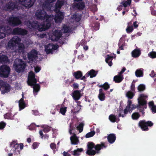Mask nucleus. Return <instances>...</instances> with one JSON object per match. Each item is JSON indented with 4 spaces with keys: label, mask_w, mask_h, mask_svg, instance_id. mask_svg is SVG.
Wrapping results in <instances>:
<instances>
[{
    "label": "nucleus",
    "mask_w": 156,
    "mask_h": 156,
    "mask_svg": "<svg viewBox=\"0 0 156 156\" xmlns=\"http://www.w3.org/2000/svg\"><path fill=\"white\" fill-rule=\"evenodd\" d=\"M11 113H7L4 115V117L5 119H8L13 120V116Z\"/></svg>",
    "instance_id": "4c0bfd02"
},
{
    "label": "nucleus",
    "mask_w": 156,
    "mask_h": 156,
    "mask_svg": "<svg viewBox=\"0 0 156 156\" xmlns=\"http://www.w3.org/2000/svg\"><path fill=\"white\" fill-rule=\"evenodd\" d=\"M73 76L76 80L80 79L83 76V73L80 71L74 72L73 74Z\"/></svg>",
    "instance_id": "5701e85b"
},
{
    "label": "nucleus",
    "mask_w": 156,
    "mask_h": 156,
    "mask_svg": "<svg viewBox=\"0 0 156 156\" xmlns=\"http://www.w3.org/2000/svg\"><path fill=\"white\" fill-rule=\"evenodd\" d=\"M8 21V23L12 26H17L21 23V21L17 17H9Z\"/></svg>",
    "instance_id": "f8f14e48"
},
{
    "label": "nucleus",
    "mask_w": 156,
    "mask_h": 156,
    "mask_svg": "<svg viewBox=\"0 0 156 156\" xmlns=\"http://www.w3.org/2000/svg\"><path fill=\"white\" fill-rule=\"evenodd\" d=\"M135 95V94L131 91H129L127 92L126 94V96L129 99H132Z\"/></svg>",
    "instance_id": "f704fd0d"
},
{
    "label": "nucleus",
    "mask_w": 156,
    "mask_h": 156,
    "mask_svg": "<svg viewBox=\"0 0 156 156\" xmlns=\"http://www.w3.org/2000/svg\"><path fill=\"white\" fill-rule=\"evenodd\" d=\"M123 78L120 75L115 76L114 77L113 80L116 83H119L121 82L123 80Z\"/></svg>",
    "instance_id": "c756f323"
},
{
    "label": "nucleus",
    "mask_w": 156,
    "mask_h": 156,
    "mask_svg": "<svg viewBox=\"0 0 156 156\" xmlns=\"http://www.w3.org/2000/svg\"><path fill=\"white\" fill-rule=\"evenodd\" d=\"M131 22H129L127 23L128 26L126 29V32L127 33H130L132 32L133 30V27L131 26Z\"/></svg>",
    "instance_id": "e433bc0d"
},
{
    "label": "nucleus",
    "mask_w": 156,
    "mask_h": 156,
    "mask_svg": "<svg viewBox=\"0 0 156 156\" xmlns=\"http://www.w3.org/2000/svg\"><path fill=\"white\" fill-rule=\"evenodd\" d=\"M34 78H35V74L33 72L31 71L29 72L28 76V79H33Z\"/></svg>",
    "instance_id": "864d4df0"
},
{
    "label": "nucleus",
    "mask_w": 156,
    "mask_h": 156,
    "mask_svg": "<svg viewBox=\"0 0 156 156\" xmlns=\"http://www.w3.org/2000/svg\"><path fill=\"white\" fill-rule=\"evenodd\" d=\"M81 92L80 90H75L73 92L72 96L74 100L77 101L80 98L81 96Z\"/></svg>",
    "instance_id": "4468645a"
},
{
    "label": "nucleus",
    "mask_w": 156,
    "mask_h": 156,
    "mask_svg": "<svg viewBox=\"0 0 156 156\" xmlns=\"http://www.w3.org/2000/svg\"><path fill=\"white\" fill-rule=\"evenodd\" d=\"M82 107V106L81 105H79L76 106L74 109V111L73 112L74 113L76 114L77 113H78L80 111L81 109V107Z\"/></svg>",
    "instance_id": "3c124183"
},
{
    "label": "nucleus",
    "mask_w": 156,
    "mask_h": 156,
    "mask_svg": "<svg viewBox=\"0 0 156 156\" xmlns=\"http://www.w3.org/2000/svg\"><path fill=\"white\" fill-rule=\"evenodd\" d=\"M151 110L154 113H156V105H154L151 108Z\"/></svg>",
    "instance_id": "774afa93"
},
{
    "label": "nucleus",
    "mask_w": 156,
    "mask_h": 156,
    "mask_svg": "<svg viewBox=\"0 0 156 156\" xmlns=\"http://www.w3.org/2000/svg\"><path fill=\"white\" fill-rule=\"evenodd\" d=\"M80 19V16L77 15H74L72 17L70 18L69 20L70 23H72V22L74 23L75 22H77L79 21Z\"/></svg>",
    "instance_id": "6ab92c4d"
},
{
    "label": "nucleus",
    "mask_w": 156,
    "mask_h": 156,
    "mask_svg": "<svg viewBox=\"0 0 156 156\" xmlns=\"http://www.w3.org/2000/svg\"><path fill=\"white\" fill-rule=\"evenodd\" d=\"M140 49H134L132 52V56L134 58L138 57L141 54Z\"/></svg>",
    "instance_id": "bb28decb"
},
{
    "label": "nucleus",
    "mask_w": 156,
    "mask_h": 156,
    "mask_svg": "<svg viewBox=\"0 0 156 156\" xmlns=\"http://www.w3.org/2000/svg\"><path fill=\"white\" fill-rule=\"evenodd\" d=\"M66 3V0H58L55 4V10L56 15L54 18V20L56 23L61 22L64 17V15L63 12H60L59 9L62 6Z\"/></svg>",
    "instance_id": "20e7f679"
},
{
    "label": "nucleus",
    "mask_w": 156,
    "mask_h": 156,
    "mask_svg": "<svg viewBox=\"0 0 156 156\" xmlns=\"http://www.w3.org/2000/svg\"><path fill=\"white\" fill-rule=\"evenodd\" d=\"M109 119L111 122H116L118 123L119 119V118H117L115 115L113 114H111L109 116Z\"/></svg>",
    "instance_id": "393cba45"
},
{
    "label": "nucleus",
    "mask_w": 156,
    "mask_h": 156,
    "mask_svg": "<svg viewBox=\"0 0 156 156\" xmlns=\"http://www.w3.org/2000/svg\"><path fill=\"white\" fill-rule=\"evenodd\" d=\"M148 105L149 107L151 108L152 107H153V106H154V101H152L148 103Z\"/></svg>",
    "instance_id": "338daca9"
},
{
    "label": "nucleus",
    "mask_w": 156,
    "mask_h": 156,
    "mask_svg": "<svg viewBox=\"0 0 156 156\" xmlns=\"http://www.w3.org/2000/svg\"><path fill=\"white\" fill-rule=\"evenodd\" d=\"M84 124L83 123H80L79 125L76 127L77 129L79 130L80 133H81L83 131Z\"/></svg>",
    "instance_id": "49530a36"
},
{
    "label": "nucleus",
    "mask_w": 156,
    "mask_h": 156,
    "mask_svg": "<svg viewBox=\"0 0 156 156\" xmlns=\"http://www.w3.org/2000/svg\"><path fill=\"white\" fill-rule=\"evenodd\" d=\"M33 93L34 95H36L37 93L40 89V86L39 84H36L33 86Z\"/></svg>",
    "instance_id": "a878e982"
},
{
    "label": "nucleus",
    "mask_w": 156,
    "mask_h": 156,
    "mask_svg": "<svg viewBox=\"0 0 156 156\" xmlns=\"http://www.w3.org/2000/svg\"><path fill=\"white\" fill-rule=\"evenodd\" d=\"M136 76L137 77H140L143 76V72L141 69L136 70L135 73Z\"/></svg>",
    "instance_id": "473e14b6"
},
{
    "label": "nucleus",
    "mask_w": 156,
    "mask_h": 156,
    "mask_svg": "<svg viewBox=\"0 0 156 156\" xmlns=\"http://www.w3.org/2000/svg\"><path fill=\"white\" fill-rule=\"evenodd\" d=\"M140 117V115L137 112L133 113L132 115V118L133 120H137Z\"/></svg>",
    "instance_id": "79ce46f5"
},
{
    "label": "nucleus",
    "mask_w": 156,
    "mask_h": 156,
    "mask_svg": "<svg viewBox=\"0 0 156 156\" xmlns=\"http://www.w3.org/2000/svg\"><path fill=\"white\" fill-rule=\"evenodd\" d=\"M35 124L34 123H32L29 126V129L30 130H33L35 128Z\"/></svg>",
    "instance_id": "bf43d9fd"
},
{
    "label": "nucleus",
    "mask_w": 156,
    "mask_h": 156,
    "mask_svg": "<svg viewBox=\"0 0 156 156\" xmlns=\"http://www.w3.org/2000/svg\"><path fill=\"white\" fill-rule=\"evenodd\" d=\"M76 126H74L73 125L72 123H71L69 126V132L70 135L72 134H73V133H72V131L73 130H75V129H76Z\"/></svg>",
    "instance_id": "c03bdc74"
},
{
    "label": "nucleus",
    "mask_w": 156,
    "mask_h": 156,
    "mask_svg": "<svg viewBox=\"0 0 156 156\" xmlns=\"http://www.w3.org/2000/svg\"><path fill=\"white\" fill-rule=\"evenodd\" d=\"M75 27V26L73 27V25H70L69 27H68L67 25H64L63 27L62 30L64 33L69 32L73 29Z\"/></svg>",
    "instance_id": "4be33fe9"
},
{
    "label": "nucleus",
    "mask_w": 156,
    "mask_h": 156,
    "mask_svg": "<svg viewBox=\"0 0 156 156\" xmlns=\"http://www.w3.org/2000/svg\"><path fill=\"white\" fill-rule=\"evenodd\" d=\"M50 38L53 41H57L61 37L62 34L60 30H55L49 34Z\"/></svg>",
    "instance_id": "1a4fd4ad"
},
{
    "label": "nucleus",
    "mask_w": 156,
    "mask_h": 156,
    "mask_svg": "<svg viewBox=\"0 0 156 156\" xmlns=\"http://www.w3.org/2000/svg\"><path fill=\"white\" fill-rule=\"evenodd\" d=\"M56 144L54 143H51L50 145V148L53 150L55 151V150L56 149Z\"/></svg>",
    "instance_id": "13d9d810"
},
{
    "label": "nucleus",
    "mask_w": 156,
    "mask_h": 156,
    "mask_svg": "<svg viewBox=\"0 0 156 156\" xmlns=\"http://www.w3.org/2000/svg\"><path fill=\"white\" fill-rule=\"evenodd\" d=\"M20 39L18 37L14 36L9 41L8 44V48H11L17 45L19 49H23V44L22 43H20Z\"/></svg>",
    "instance_id": "423d86ee"
},
{
    "label": "nucleus",
    "mask_w": 156,
    "mask_h": 156,
    "mask_svg": "<svg viewBox=\"0 0 156 156\" xmlns=\"http://www.w3.org/2000/svg\"><path fill=\"white\" fill-rule=\"evenodd\" d=\"M79 84L77 83H74L72 86V87L74 89H77L79 88Z\"/></svg>",
    "instance_id": "e2e57ef3"
},
{
    "label": "nucleus",
    "mask_w": 156,
    "mask_h": 156,
    "mask_svg": "<svg viewBox=\"0 0 156 156\" xmlns=\"http://www.w3.org/2000/svg\"><path fill=\"white\" fill-rule=\"evenodd\" d=\"M3 27H0V38H2L5 36L6 34L9 33L7 31L9 29H5Z\"/></svg>",
    "instance_id": "b1692460"
},
{
    "label": "nucleus",
    "mask_w": 156,
    "mask_h": 156,
    "mask_svg": "<svg viewBox=\"0 0 156 156\" xmlns=\"http://www.w3.org/2000/svg\"><path fill=\"white\" fill-rule=\"evenodd\" d=\"M35 0H19L17 3V6L14 5L13 3L9 2L6 5L4 8V9L6 10L11 11L16 9H20L22 8V6L26 8H30L33 5Z\"/></svg>",
    "instance_id": "f03ea898"
},
{
    "label": "nucleus",
    "mask_w": 156,
    "mask_h": 156,
    "mask_svg": "<svg viewBox=\"0 0 156 156\" xmlns=\"http://www.w3.org/2000/svg\"><path fill=\"white\" fill-rule=\"evenodd\" d=\"M148 56L152 58H156V52L153 51L150 52L148 54Z\"/></svg>",
    "instance_id": "a18cd8bd"
},
{
    "label": "nucleus",
    "mask_w": 156,
    "mask_h": 156,
    "mask_svg": "<svg viewBox=\"0 0 156 156\" xmlns=\"http://www.w3.org/2000/svg\"><path fill=\"white\" fill-rule=\"evenodd\" d=\"M107 146L104 142H101L100 144L96 145L92 142H89L87 144V150L86 153L89 156H94L96 153H99V151L103 148H105Z\"/></svg>",
    "instance_id": "7ed1b4c3"
},
{
    "label": "nucleus",
    "mask_w": 156,
    "mask_h": 156,
    "mask_svg": "<svg viewBox=\"0 0 156 156\" xmlns=\"http://www.w3.org/2000/svg\"><path fill=\"white\" fill-rule=\"evenodd\" d=\"M73 134L70 137L71 144L73 145H77L79 142V140L74 133H73Z\"/></svg>",
    "instance_id": "a211bd4d"
},
{
    "label": "nucleus",
    "mask_w": 156,
    "mask_h": 156,
    "mask_svg": "<svg viewBox=\"0 0 156 156\" xmlns=\"http://www.w3.org/2000/svg\"><path fill=\"white\" fill-rule=\"evenodd\" d=\"M124 7L121 3H120V5H118V8H117V9L119 11L121 10Z\"/></svg>",
    "instance_id": "0e129e2a"
},
{
    "label": "nucleus",
    "mask_w": 156,
    "mask_h": 156,
    "mask_svg": "<svg viewBox=\"0 0 156 156\" xmlns=\"http://www.w3.org/2000/svg\"><path fill=\"white\" fill-rule=\"evenodd\" d=\"M6 83H7L6 82H4L2 80H0V86L2 88Z\"/></svg>",
    "instance_id": "680f3d73"
},
{
    "label": "nucleus",
    "mask_w": 156,
    "mask_h": 156,
    "mask_svg": "<svg viewBox=\"0 0 156 156\" xmlns=\"http://www.w3.org/2000/svg\"><path fill=\"white\" fill-rule=\"evenodd\" d=\"M4 88L3 90L1 91V92L3 94H4L5 93H8L11 90V86L7 83H5V84L2 87Z\"/></svg>",
    "instance_id": "aec40b11"
},
{
    "label": "nucleus",
    "mask_w": 156,
    "mask_h": 156,
    "mask_svg": "<svg viewBox=\"0 0 156 156\" xmlns=\"http://www.w3.org/2000/svg\"><path fill=\"white\" fill-rule=\"evenodd\" d=\"M39 144L40 143H39L37 142H34L32 145L33 148L34 149L37 148L39 146Z\"/></svg>",
    "instance_id": "5fc2aeb1"
},
{
    "label": "nucleus",
    "mask_w": 156,
    "mask_h": 156,
    "mask_svg": "<svg viewBox=\"0 0 156 156\" xmlns=\"http://www.w3.org/2000/svg\"><path fill=\"white\" fill-rule=\"evenodd\" d=\"M99 87H101L105 90H107L109 88L110 86L108 83L106 82L103 85H99Z\"/></svg>",
    "instance_id": "58836bf2"
},
{
    "label": "nucleus",
    "mask_w": 156,
    "mask_h": 156,
    "mask_svg": "<svg viewBox=\"0 0 156 156\" xmlns=\"http://www.w3.org/2000/svg\"><path fill=\"white\" fill-rule=\"evenodd\" d=\"M66 107H62L60 108L59 112L62 115H64L66 111Z\"/></svg>",
    "instance_id": "8fccbe9b"
},
{
    "label": "nucleus",
    "mask_w": 156,
    "mask_h": 156,
    "mask_svg": "<svg viewBox=\"0 0 156 156\" xmlns=\"http://www.w3.org/2000/svg\"><path fill=\"white\" fill-rule=\"evenodd\" d=\"M136 108L139 110V112H141L142 114L143 115L145 113V112L144 111V109L147 108V105H146V107H145L144 105L140 106V105H137ZM135 108H136V107Z\"/></svg>",
    "instance_id": "cd10ccee"
},
{
    "label": "nucleus",
    "mask_w": 156,
    "mask_h": 156,
    "mask_svg": "<svg viewBox=\"0 0 156 156\" xmlns=\"http://www.w3.org/2000/svg\"><path fill=\"white\" fill-rule=\"evenodd\" d=\"M131 3V0H124L121 3L122 4L124 7H126L129 5Z\"/></svg>",
    "instance_id": "a19ab883"
},
{
    "label": "nucleus",
    "mask_w": 156,
    "mask_h": 156,
    "mask_svg": "<svg viewBox=\"0 0 156 156\" xmlns=\"http://www.w3.org/2000/svg\"><path fill=\"white\" fill-rule=\"evenodd\" d=\"M83 149L82 148H77L76 150H74L72 153V154L74 156H79L80 155L79 153L80 152L83 151Z\"/></svg>",
    "instance_id": "2f4dec72"
},
{
    "label": "nucleus",
    "mask_w": 156,
    "mask_h": 156,
    "mask_svg": "<svg viewBox=\"0 0 156 156\" xmlns=\"http://www.w3.org/2000/svg\"><path fill=\"white\" fill-rule=\"evenodd\" d=\"M85 6L84 3L82 2L78 3L76 5V7L79 9H83Z\"/></svg>",
    "instance_id": "09e8293b"
},
{
    "label": "nucleus",
    "mask_w": 156,
    "mask_h": 156,
    "mask_svg": "<svg viewBox=\"0 0 156 156\" xmlns=\"http://www.w3.org/2000/svg\"><path fill=\"white\" fill-rule=\"evenodd\" d=\"M108 142L111 144L113 143L116 139V136L114 133H111L107 136Z\"/></svg>",
    "instance_id": "dca6fc26"
},
{
    "label": "nucleus",
    "mask_w": 156,
    "mask_h": 156,
    "mask_svg": "<svg viewBox=\"0 0 156 156\" xmlns=\"http://www.w3.org/2000/svg\"><path fill=\"white\" fill-rule=\"evenodd\" d=\"M42 127L43 128V131L44 133H48L51 130V127L47 125H42Z\"/></svg>",
    "instance_id": "ea45409f"
},
{
    "label": "nucleus",
    "mask_w": 156,
    "mask_h": 156,
    "mask_svg": "<svg viewBox=\"0 0 156 156\" xmlns=\"http://www.w3.org/2000/svg\"><path fill=\"white\" fill-rule=\"evenodd\" d=\"M89 75H90V77L92 78L96 76L98 73V71H95L93 69L90 70L89 72Z\"/></svg>",
    "instance_id": "72a5a7b5"
},
{
    "label": "nucleus",
    "mask_w": 156,
    "mask_h": 156,
    "mask_svg": "<svg viewBox=\"0 0 156 156\" xmlns=\"http://www.w3.org/2000/svg\"><path fill=\"white\" fill-rule=\"evenodd\" d=\"M57 50V49H44L45 51L47 54L50 53L52 54L53 53V51Z\"/></svg>",
    "instance_id": "4d7b16f0"
},
{
    "label": "nucleus",
    "mask_w": 156,
    "mask_h": 156,
    "mask_svg": "<svg viewBox=\"0 0 156 156\" xmlns=\"http://www.w3.org/2000/svg\"><path fill=\"white\" fill-rule=\"evenodd\" d=\"M59 46L57 45H54L52 44H48L47 46L45 47V49H58Z\"/></svg>",
    "instance_id": "c9c22d12"
},
{
    "label": "nucleus",
    "mask_w": 156,
    "mask_h": 156,
    "mask_svg": "<svg viewBox=\"0 0 156 156\" xmlns=\"http://www.w3.org/2000/svg\"><path fill=\"white\" fill-rule=\"evenodd\" d=\"M19 110H21L24 109L26 107V104L24 100L23 94H22V97L19 101Z\"/></svg>",
    "instance_id": "f3484780"
},
{
    "label": "nucleus",
    "mask_w": 156,
    "mask_h": 156,
    "mask_svg": "<svg viewBox=\"0 0 156 156\" xmlns=\"http://www.w3.org/2000/svg\"><path fill=\"white\" fill-rule=\"evenodd\" d=\"M10 67L6 65H3L0 66V76L4 78H7L10 73Z\"/></svg>",
    "instance_id": "0eeeda50"
},
{
    "label": "nucleus",
    "mask_w": 156,
    "mask_h": 156,
    "mask_svg": "<svg viewBox=\"0 0 156 156\" xmlns=\"http://www.w3.org/2000/svg\"><path fill=\"white\" fill-rule=\"evenodd\" d=\"M13 67L16 71L19 73L24 71L26 63L22 59L16 58L14 62Z\"/></svg>",
    "instance_id": "39448f33"
},
{
    "label": "nucleus",
    "mask_w": 156,
    "mask_h": 156,
    "mask_svg": "<svg viewBox=\"0 0 156 156\" xmlns=\"http://www.w3.org/2000/svg\"><path fill=\"white\" fill-rule=\"evenodd\" d=\"M6 123L3 121L0 122V129H3L6 126Z\"/></svg>",
    "instance_id": "6e6d98bb"
},
{
    "label": "nucleus",
    "mask_w": 156,
    "mask_h": 156,
    "mask_svg": "<svg viewBox=\"0 0 156 156\" xmlns=\"http://www.w3.org/2000/svg\"><path fill=\"white\" fill-rule=\"evenodd\" d=\"M153 125V123L151 121H146L144 120L140 121L138 123V126L144 131L148 130L149 129L148 127H151Z\"/></svg>",
    "instance_id": "6e6552de"
},
{
    "label": "nucleus",
    "mask_w": 156,
    "mask_h": 156,
    "mask_svg": "<svg viewBox=\"0 0 156 156\" xmlns=\"http://www.w3.org/2000/svg\"><path fill=\"white\" fill-rule=\"evenodd\" d=\"M37 54L35 49H32L30 52L28 53L27 57L30 62L33 63L37 58Z\"/></svg>",
    "instance_id": "9d476101"
},
{
    "label": "nucleus",
    "mask_w": 156,
    "mask_h": 156,
    "mask_svg": "<svg viewBox=\"0 0 156 156\" xmlns=\"http://www.w3.org/2000/svg\"><path fill=\"white\" fill-rule=\"evenodd\" d=\"M95 133V132L94 131H91L88 133L86 135V137L87 138H90L92 137Z\"/></svg>",
    "instance_id": "de8ad7c7"
},
{
    "label": "nucleus",
    "mask_w": 156,
    "mask_h": 156,
    "mask_svg": "<svg viewBox=\"0 0 156 156\" xmlns=\"http://www.w3.org/2000/svg\"><path fill=\"white\" fill-rule=\"evenodd\" d=\"M147 98V96L144 94H140L137 99L138 105H140V106L144 105L146 107V105H147V101L145 100Z\"/></svg>",
    "instance_id": "9b49d317"
},
{
    "label": "nucleus",
    "mask_w": 156,
    "mask_h": 156,
    "mask_svg": "<svg viewBox=\"0 0 156 156\" xmlns=\"http://www.w3.org/2000/svg\"><path fill=\"white\" fill-rule=\"evenodd\" d=\"M12 147L13 146L12 151L14 152L16 154H20V150L19 148V144H18L17 143L16 141H12L11 144Z\"/></svg>",
    "instance_id": "ddd939ff"
},
{
    "label": "nucleus",
    "mask_w": 156,
    "mask_h": 156,
    "mask_svg": "<svg viewBox=\"0 0 156 156\" xmlns=\"http://www.w3.org/2000/svg\"><path fill=\"white\" fill-rule=\"evenodd\" d=\"M130 89L131 91L133 92L135 91V83H133V82L132 83L130 87Z\"/></svg>",
    "instance_id": "052dcab7"
},
{
    "label": "nucleus",
    "mask_w": 156,
    "mask_h": 156,
    "mask_svg": "<svg viewBox=\"0 0 156 156\" xmlns=\"http://www.w3.org/2000/svg\"><path fill=\"white\" fill-rule=\"evenodd\" d=\"M137 89L139 92H142L145 89V86L143 84H140L137 87Z\"/></svg>",
    "instance_id": "37998d69"
},
{
    "label": "nucleus",
    "mask_w": 156,
    "mask_h": 156,
    "mask_svg": "<svg viewBox=\"0 0 156 156\" xmlns=\"http://www.w3.org/2000/svg\"><path fill=\"white\" fill-rule=\"evenodd\" d=\"M98 98L101 101H103L105 100V95L104 93L99 94Z\"/></svg>",
    "instance_id": "603ef678"
},
{
    "label": "nucleus",
    "mask_w": 156,
    "mask_h": 156,
    "mask_svg": "<svg viewBox=\"0 0 156 156\" xmlns=\"http://www.w3.org/2000/svg\"><path fill=\"white\" fill-rule=\"evenodd\" d=\"M8 60V59L7 56L4 55H0V62L2 63H6Z\"/></svg>",
    "instance_id": "7c9ffc66"
},
{
    "label": "nucleus",
    "mask_w": 156,
    "mask_h": 156,
    "mask_svg": "<svg viewBox=\"0 0 156 156\" xmlns=\"http://www.w3.org/2000/svg\"><path fill=\"white\" fill-rule=\"evenodd\" d=\"M27 31L25 30L19 28H15L13 30V34L22 35H25L27 34Z\"/></svg>",
    "instance_id": "2eb2a0df"
},
{
    "label": "nucleus",
    "mask_w": 156,
    "mask_h": 156,
    "mask_svg": "<svg viewBox=\"0 0 156 156\" xmlns=\"http://www.w3.org/2000/svg\"><path fill=\"white\" fill-rule=\"evenodd\" d=\"M113 55H108L105 58V60L106 62L108 63V65L110 66H112V61L113 60Z\"/></svg>",
    "instance_id": "412c9836"
},
{
    "label": "nucleus",
    "mask_w": 156,
    "mask_h": 156,
    "mask_svg": "<svg viewBox=\"0 0 156 156\" xmlns=\"http://www.w3.org/2000/svg\"><path fill=\"white\" fill-rule=\"evenodd\" d=\"M37 82V80L35 78L28 79L27 83L29 86H33L36 84Z\"/></svg>",
    "instance_id": "c85d7f7f"
},
{
    "label": "nucleus",
    "mask_w": 156,
    "mask_h": 156,
    "mask_svg": "<svg viewBox=\"0 0 156 156\" xmlns=\"http://www.w3.org/2000/svg\"><path fill=\"white\" fill-rule=\"evenodd\" d=\"M45 4L42 6L43 10H38L36 13L35 15L37 18L44 21L43 24H40L37 22H33L31 23L30 22L25 23V24L29 28H34L37 29L40 31H45L50 27L51 23L53 22V16L48 15L44 9L49 11L51 9V3L56 0H45Z\"/></svg>",
    "instance_id": "f257e3e1"
},
{
    "label": "nucleus",
    "mask_w": 156,
    "mask_h": 156,
    "mask_svg": "<svg viewBox=\"0 0 156 156\" xmlns=\"http://www.w3.org/2000/svg\"><path fill=\"white\" fill-rule=\"evenodd\" d=\"M132 101H131L130 100H129L127 102L128 105L126 106V108H130L131 105L132 104Z\"/></svg>",
    "instance_id": "69168bd1"
}]
</instances>
